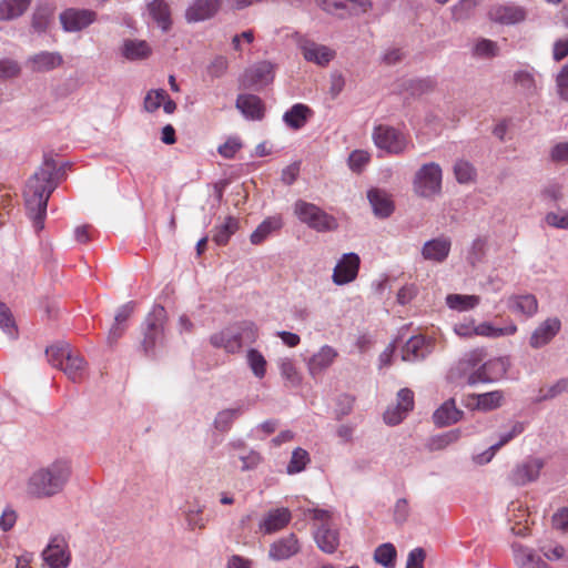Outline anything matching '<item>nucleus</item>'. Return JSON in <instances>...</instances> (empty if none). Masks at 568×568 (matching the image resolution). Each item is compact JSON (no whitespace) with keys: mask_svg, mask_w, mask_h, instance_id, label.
<instances>
[{"mask_svg":"<svg viewBox=\"0 0 568 568\" xmlns=\"http://www.w3.org/2000/svg\"><path fill=\"white\" fill-rule=\"evenodd\" d=\"M367 199L375 216L386 219L393 213L394 203L385 191L372 189L367 192Z\"/></svg>","mask_w":568,"mask_h":568,"instance_id":"nucleus-31","label":"nucleus"},{"mask_svg":"<svg viewBox=\"0 0 568 568\" xmlns=\"http://www.w3.org/2000/svg\"><path fill=\"white\" fill-rule=\"evenodd\" d=\"M508 310L525 317H532L538 312V301L532 294H514L506 301Z\"/></svg>","mask_w":568,"mask_h":568,"instance_id":"nucleus-27","label":"nucleus"},{"mask_svg":"<svg viewBox=\"0 0 568 568\" xmlns=\"http://www.w3.org/2000/svg\"><path fill=\"white\" fill-rule=\"evenodd\" d=\"M148 12L158 27L166 32L171 28V9L165 0H150L146 3Z\"/></svg>","mask_w":568,"mask_h":568,"instance_id":"nucleus-33","label":"nucleus"},{"mask_svg":"<svg viewBox=\"0 0 568 568\" xmlns=\"http://www.w3.org/2000/svg\"><path fill=\"white\" fill-rule=\"evenodd\" d=\"M513 552L519 568H547V564L528 547L513 544Z\"/></svg>","mask_w":568,"mask_h":568,"instance_id":"nucleus-35","label":"nucleus"},{"mask_svg":"<svg viewBox=\"0 0 568 568\" xmlns=\"http://www.w3.org/2000/svg\"><path fill=\"white\" fill-rule=\"evenodd\" d=\"M359 268V257L355 253H346L334 267L332 280L336 285H345L354 281Z\"/></svg>","mask_w":568,"mask_h":568,"instance_id":"nucleus-17","label":"nucleus"},{"mask_svg":"<svg viewBox=\"0 0 568 568\" xmlns=\"http://www.w3.org/2000/svg\"><path fill=\"white\" fill-rule=\"evenodd\" d=\"M220 9V0H194L185 11L187 22H201L211 19Z\"/></svg>","mask_w":568,"mask_h":568,"instance_id":"nucleus-24","label":"nucleus"},{"mask_svg":"<svg viewBox=\"0 0 568 568\" xmlns=\"http://www.w3.org/2000/svg\"><path fill=\"white\" fill-rule=\"evenodd\" d=\"M300 542L295 534H290L283 538L275 540L270 546L268 556L273 560H285L300 551Z\"/></svg>","mask_w":568,"mask_h":568,"instance_id":"nucleus-28","label":"nucleus"},{"mask_svg":"<svg viewBox=\"0 0 568 568\" xmlns=\"http://www.w3.org/2000/svg\"><path fill=\"white\" fill-rule=\"evenodd\" d=\"M549 159L554 163H568V142H558L551 146Z\"/></svg>","mask_w":568,"mask_h":568,"instance_id":"nucleus-60","label":"nucleus"},{"mask_svg":"<svg viewBox=\"0 0 568 568\" xmlns=\"http://www.w3.org/2000/svg\"><path fill=\"white\" fill-rule=\"evenodd\" d=\"M310 462V454L304 448L296 447L292 452L291 459L286 466V473L288 475L298 474L306 468Z\"/></svg>","mask_w":568,"mask_h":568,"instance_id":"nucleus-44","label":"nucleus"},{"mask_svg":"<svg viewBox=\"0 0 568 568\" xmlns=\"http://www.w3.org/2000/svg\"><path fill=\"white\" fill-rule=\"evenodd\" d=\"M557 93L561 100L568 101V64L558 73L556 79Z\"/></svg>","mask_w":568,"mask_h":568,"instance_id":"nucleus-64","label":"nucleus"},{"mask_svg":"<svg viewBox=\"0 0 568 568\" xmlns=\"http://www.w3.org/2000/svg\"><path fill=\"white\" fill-rule=\"evenodd\" d=\"M373 140L379 150L387 153L400 154L408 144L407 138L399 130L389 125H377L373 131Z\"/></svg>","mask_w":568,"mask_h":568,"instance_id":"nucleus-8","label":"nucleus"},{"mask_svg":"<svg viewBox=\"0 0 568 568\" xmlns=\"http://www.w3.org/2000/svg\"><path fill=\"white\" fill-rule=\"evenodd\" d=\"M313 115V111L306 104L296 103L283 114V122L293 130L302 129Z\"/></svg>","mask_w":568,"mask_h":568,"instance_id":"nucleus-34","label":"nucleus"},{"mask_svg":"<svg viewBox=\"0 0 568 568\" xmlns=\"http://www.w3.org/2000/svg\"><path fill=\"white\" fill-rule=\"evenodd\" d=\"M463 410L456 407L453 398L444 402L433 414L435 425L439 427L449 426L459 422L463 417Z\"/></svg>","mask_w":568,"mask_h":568,"instance_id":"nucleus-32","label":"nucleus"},{"mask_svg":"<svg viewBox=\"0 0 568 568\" xmlns=\"http://www.w3.org/2000/svg\"><path fill=\"white\" fill-rule=\"evenodd\" d=\"M42 557L50 568H68L71 556L65 537L52 536L42 551Z\"/></svg>","mask_w":568,"mask_h":568,"instance_id":"nucleus-11","label":"nucleus"},{"mask_svg":"<svg viewBox=\"0 0 568 568\" xmlns=\"http://www.w3.org/2000/svg\"><path fill=\"white\" fill-rule=\"evenodd\" d=\"M510 367V359L507 356L495 357L481 362V375H477L483 384L494 383L505 377Z\"/></svg>","mask_w":568,"mask_h":568,"instance_id":"nucleus-20","label":"nucleus"},{"mask_svg":"<svg viewBox=\"0 0 568 568\" xmlns=\"http://www.w3.org/2000/svg\"><path fill=\"white\" fill-rule=\"evenodd\" d=\"M369 161V154L363 150H355L349 154L348 165L353 171L359 172Z\"/></svg>","mask_w":568,"mask_h":568,"instance_id":"nucleus-62","label":"nucleus"},{"mask_svg":"<svg viewBox=\"0 0 568 568\" xmlns=\"http://www.w3.org/2000/svg\"><path fill=\"white\" fill-rule=\"evenodd\" d=\"M454 174L459 183H468L475 176V169L469 162L458 160L454 165Z\"/></svg>","mask_w":568,"mask_h":568,"instance_id":"nucleus-54","label":"nucleus"},{"mask_svg":"<svg viewBox=\"0 0 568 568\" xmlns=\"http://www.w3.org/2000/svg\"><path fill=\"white\" fill-rule=\"evenodd\" d=\"M485 351L471 349L465 353L448 371L447 378L452 383L475 386L480 383L477 375H481V362Z\"/></svg>","mask_w":568,"mask_h":568,"instance_id":"nucleus-4","label":"nucleus"},{"mask_svg":"<svg viewBox=\"0 0 568 568\" xmlns=\"http://www.w3.org/2000/svg\"><path fill=\"white\" fill-rule=\"evenodd\" d=\"M30 4V0H1L0 20H13L24 13Z\"/></svg>","mask_w":568,"mask_h":568,"instance_id":"nucleus-42","label":"nucleus"},{"mask_svg":"<svg viewBox=\"0 0 568 568\" xmlns=\"http://www.w3.org/2000/svg\"><path fill=\"white\" fill-rule=\"evenodd\" d=\"M57 164L53 160H44L43 164L29 179L24 189V202L29 217L36 231L44 227L48 201L57 184L53 175Z\"/></svg>","mask_w":568,"mask_h":568,"instance_id":"nucleus-1","label":"nucleus"},{"mask_svg":"<svg viewBox=\"0 0 568 568\" xmlns=\"http://www.w3.org/2000/svg\"><path fill=\"white\" fill-rule=\"evenodd\" d=\"M514 81L526 94H534L537 90L535 74L528 70L515 72Z\"/></svg>","mask_w":568,"mask_h":568,"instance_id":"nucleus-49","label":"nucleus"},{"mask_svg":"<svg viewBox=\"0 0 568 568\" xmlns=\"http://www.w3.org/2000/svg\"><path fill=\"white\" fill-rule=\"evenodd\" d=\"M561 323L557 317H549L540 323L532 332L529 344L532 348L547 345L560 331Z\"/></svg>","mask_w":568,"mask_h":568,"instance_id":"nucleus-22","label":"nucleus"},{"mask_svg":"<svg viewBox=\"0 0 568 568\" xmlns=\"http://www.w3.org/2000/svg\"><path fill=\"white\" fill-rule=\"evenodd\" d=\"M298 48L305 61L318 67L328 65L336 57V51L333 48L307 38H302L298 41Z\"/></svg>","mask_w":568,"mask_h":568,"instance_id":"nucleus-12","label":"nucleus"},{"mask_svg":"<svg viewBox=\"0 0 568 568\" xmlns=\"http://www.w3.org/2000/svg\"><path fill=\"white\" fill-rule=\"evenodd\" d=\"M410 507L406 498H399L396 500L393 508V519L396 525H404L409 517Z\"/></svg>","mask_w":568,"mask_h":568,"instance_id":"nucleus-57","label":"nucleus"},{"mask_svg":"<svg viewBox=\"0 0 568 568\" xmlns=\"http://www.w3.org/2000/svg\"><path fill=\"white\" fill-rule=\"evenodd\" d=\"M59 19L65 32H79L97 20V13L89 9L69 8L60 13Z\"/></svg>","mask_w":568,"mask_h":568,"instance_id":"nucleus-14","label":"nucleus"},{"mask_svg":"<svg viewBox=\"0 0 568 568\" xmlns=\"http://www.w3.org/2000/svg\"><path fill=\"white\" fill-rule=\"evenodd\" d=\"M165 98H166V92L163 89L149 91L144 98L145 111H148L150 113L156 111L161 106V104L165 100Z\"/></svg>","mask_w":568,"mask_h":568,"instance_id":"nucleus-56","label":"nucleus"},{"mask_svg":"<svg viewBox=\"0 0 568 568\" xmlns=\"http://www.w3.org/2000/svg\"><path fill=\"white\" fill-rule=\"evenodd\" d=\"M224 449L233 465H235V459L242 463L240 467L242 471L253 470L262 463L261 454L250 448L241 438L231 439Z\"/></svg>","mask_w":568,"mask_h":568,"instance_id":"nucleus-9","label":"nucleus"},{"mask_svg":"<svg viewBox=\"0 0 568 568\" xmlns=\"http://www.w3.org/2000/svg\"><path fill=\"white\" fill-rule=\"evenodd\" d=\"M338 352L329 345H323L307 361L308 373L316 377L325 372L337 358Z\"/></svg>","mask_w":568,"mask_h":568,"instance_id":"nucleus-23","label":"nucleus"},{"mask_svg":"<svg viewBox=\"0 0 568 568\" xmlns=\"http://www.w3.org/2000/svg\"><path fill=\"white\" fill-rule=\"evenodd\" d=\"M63 58L59 52L41 51L28 58L27 64L33 72H49L59 68Z\"/></svg>","mask_w":568,"mask_h":568,"instance_id":"nucleus-29","label":"nucleus"},{"mask_svg":"<svg viewBox=\"0 0 568 568\" xmlns=\"http://www.w3.org/2000/svg\"><path fill=\"white\" fill-rule=\"evenodd\" d=\"M239 230V220L233 216H227L224 222L216 225L213 230L212 240L217 245H225L230 237Z\"/></svg>","mask_w":568,"mask_h":568,"instance_id":"nucleus-43","label":"nucleus"},{"mask_svg":"<svg viewBox=\"0 0 568 568\" xmlns=\"http://www.w3.org/2000/svg\"><path fill=\"white\" fill-rule=\"evenodd\" d=\"M60 369H62L72 382H79L85 375L87 363L82 356L71 349Z\"/></svg>","mask_w":568,"mask_h":568,"instance_id":"nucleus-37","label":"nucleus"},{"mask_svg":"<svg viewBox=\"0 0 568 568\" xmlns=\"http://www.w3.org/2000/svg\"><path fill=\"white\" fill-rule=\"evenodd\" d=\"M414 407V393L409 388H402L397 393V403L389 406L384 413V420L388 425L399 424Z\"/></svg>","mask_w":568,"mask_h":568,"instance_id":"nucleus-15","label":"nucleus"},{"mask_svg":"<svg viewBox=\"0 0 568 568\" xmlns=\"http://www.w3.org/2000/svg\"><path fill=\"white\" fill-rule=\"evenodd\" d=\"M275 65L270 61H258L245 70L244 83L248 87L263 88L274 80Z\"/></svg>","mask_w":568,"mask_h":568,"instance_id":"nucleus-16","label":"nucleus"},{"mask_svg":"<svg viewBox=\"0 0 568 568\" xmlns=\"http://www.w3.org/2000/svg\"><path fill=\"white\" fill-rule=\"evenodd\" d=\"M236 108L247 119L260 120L263 115L262 101L253 94H241L236 99Z\"/></svg>","mask_w":568,"mask_h":568,"instance_id":"nucleus-38","label":"nucleus"},{"mask_svg":"<svg viewBox=\"0 0 568 568\" xmlns=\"http://www.w3.org/2000/svg\"><path fill=\"white\" fill-rule=\"evenodd\" d=\"M21 68L19 63L12 59H0V79H11L19 75Z\"/></svg>","mask_w":568,"mask_h":568,"instance_id":"nucleus-59","label":"nucleus"},{"mask_svg":"<svg viewBox=\"0 0 568 568\" xmlns=\"http://www.w3.org/2000/svg\"><path fill=\"white\" fill-rule=\"evenodd\" d=\"M165 322V308L162 305H154L144 321L142 347L145 354L154 355L156 349L164 345Z\"/></svg>","mask_w":568,"mask_h":568,"instance_id":"nucleus-6","label":"nucleus"},{"mask_svg":"<svg viewBox=\"0 0 568 568\" xmlns=\"http://www.w3.org/2000/svg\"><path fill=\"white\" fill-rule=\"evenodd\" d=\"M246 362L256 378H263L266 374V359L261 352L250 348L246 353Z\"/></svg>","mask_w":568,"mask_h":568,"instance_id":"nucleus-45","label":"nucleus"},{"mask_svg":"<svg viewBox=\"0 0 568 568\" xmlns=\"http://www.w3.org/2000/svg\"><path fill=\"white\" fill-rule=\"evenodd\" d=\"M292 519L288 508L281 507L267 511L258 524L260 530L265 535L274 534L287 526Z\"/></svg>","mask_w":568,"mask_h":568,"instance_id":"nucleus-21","label":"nucleus"},{"mask_svg":"<svg viewBox=\"0 0 568 568\" xmlns=\"http://www.w3.org/2000/svg\"><path fill=\"white\" fill-rule=\"evenodd\" d=\"M316 3L327 13L341 18L357 16L367 12L372 8L369 0H315Z\"/></svg>","mask_w":568,"mask_h":568,"instance_id":"nucleus-10","label":"nucleus"},{"mask_svg":"<svg viewBox=\"0 0 568 568\" xmlns=\"http://www.w3.org/2000/svg\"><path fill=\"white\" fill-rule=\"evenodd\" d=\"M477 324L474 318H465L454 325V333L459 337L469 338L476 336Z\"/></svg>","mask_w":568,"mask_h":568,"instance_id":"nucleus-58","label":"nucleus"},{"mask_svg":"<svg viewBox=\"0 0 568 568\" xmlns=\"http://www.w3.org/2000/svg\"><path fill=\"white\" fill-rule=\"evenodd\" d=\"M283 225L281 216H271L265 219L251 234L250 241L257 245L265 241L273 232L280 230Z\"/></svg>","mask_w":568,"mask_h":568,"instance_id":"nucleus-40","label":"nucleus"},{"mask_svg":"<svg viewBox=\"0 0 568 568\" xmlns=\"http://www.w3.org/2000/svg\"><path fill=\"white\" fill-rule=\"evenodd\" d=\"M433 352V342L425 336L410 337L402 349V359L405 362H418L425 359Z\"/></svg>","mask_w":568,"mask_h":568,"instance_id":"nucleus-19","label":"nucleus"},{"mask_svg":"<svg viewBox=\"0 0 568 568\" xmlns=\"http://www.w3.org/2000/svg\"><path fill=\"white\" fill-rule=\"evenodd\" d=\"M396 548L393 544L386 542L378 546L374 552V559L377 564L389 568L394 567L396 559Z\"/></svg>","mask_w":568,"mask_h":568,"instance_id":"nucleus-47","label":"nucleus"},{"mask_svg":"<svg viewBox=\"0 0 568 568\" xmlns=\"http://www.w3.org/2000/svg\"><path fill=\"white\" fill-rule=\"evenodd\" d=\"M545 466V462L539 457H528L517 464L509 475V480L516 486H525L536 481L540 471Z\"/></svg>","mask_w":568,"mask_h":568,"instance_id":"nucleus-13","label":"nucleus"},{"mask_svg":"<svg viewBox=\"0 0 568 568\" xmlns=\"http://www.w3.org/2000/svg\"><path fill=\"white\" fill-rule=\"evenodd\" d=\"M314 540L322 551L333 554L339 546L338 529L334 525H318L314 531Z\"/></svg>","mask_w":568,"mask_h":568,"instance_id":"nucleus-26","label":"nucleus"},{"mask_svg":"<svg viewBox=\"0 0 568 568\" xmlns=\"http://www.w3.org/2000/svg\"><path fill=\"white\" fill-rule=\"evenodd\" d=\"M488 16L496 23L510 26L523 22L527 17V11L521 6L506 3L491 7Z\"/></svg>","mask_w":568,"mask_h":568,"instance_id":"nucleus-18","label":"nucleus"},{"mask_svg":"<svg viewBox=\"0 0 568 568\" xmlns=\"http://www.w3.org/2000/svg\"><path fill=\"white\" fill-rule=\"evenodd\" d=\"M0 328L6 333L10 338H14L17 336V327L14 321L11 317V313L9 308L0 302Z\"/></svg>","mask_w":568,"mask_h":568,"instance_id":"nucleus-55","label":"nucleus"},{"mask_svg":"<svg viewBox=\"0 0 568 568\" xmlns=\"http://www.w3.org/2000/svg\"><path fill=\"white\" fill-rule=\"evenodd\" d=\"M498 44L489 39H480L474 45V54L478 58H494L498 55Z\"/></svg>","mask_w":568,"mask_h":568,"instance_id":"nucleus-51","label":"nucleus"},{"mask_svg":"<svg viewBox=\"0 0 568 568\" xmlns=\"http://www.w3.org/2000/svg\"><path fill=\"white\" fill-rule=\"evenodd\" d=\"M475 408L488 412L501 406L504 393L501 390H493L484 394H473L469 396Z\"/></svg>","mask_w":568,"mask_h":568,"instance_id":"nucleus-39","label":"nucleus"},{"mask_svg":"<svg viewBox=\"0 0 568 568\" xmlns=\"http://www.w3.org/2000/svg\"><path fill=\"white\" fill-rule=\"evenodd\" d=\"M480 303L478 295L448 294L446 305L457 312H467L476 308Z\"/></svg>","mask_w":568,"mask_h":568,"instance_id":"nucleus-41","label":"nucleus"},{"mask_svg":"<svg viewBox=\"0 0 568 568\" xmlns=\"http://www.w3.org/2000/svg\"><path fill=\"white\" fill-rule=\"evenodd\" d=\"M71 347L69 344L53 345L45 349L48 362L57 368L62 367L65 357L69 355Z\"/></svg>","mask_w":568,"mask_h":568,"instance_id":"nucleus-48","label":"nucleus"},{"mask_svg":"<svg viewBox=\"0 0 568 568\" xmlns=\"http://www.w3.org/2000/svg\"><path fill=\"white\" fill-rule=\"evenodd\" d=\"M545 220L550 226L568 230V211L549 212Z\"/></svg>","mask_w":568,"mask_h":568,"instance_id":"nucleus-61","label":"nucleus"},{"mask_svg":"<svg viewBox=\"0 0 568 568\" xmlns=\"http://www.w3.org/2000/svg\"><path fill=\"white\" fill-rule=\"evenodd\" d=\"M452 242L448 237L439 236L424 243L422 256L426 261L443 263L449 255Z\"/></svg>","mask_w":568,"mask_h":568,"instance_id":"nucleus-25","label":"nucleus"},{"mask_svg":"<svg viewBox=\"0 0 568 568\" xmlns=\"http://www.w3.org/2000/svg\"><path fill=\"white\" fill-rule=\"evenodd\" d=\"M568 392V378H560L552 385L542 387L539 389V394L536 398L537 403L552 399L561 394Z\"/></svg>","mask_w":568,"mask_h":568,"instance_id":"nucleus-46","label":"nucleus"},{"mask_svg":"<svg viewBox=\"0 0 568 568\" xmlns=\"http://www.w3.org/2000/svg\"><path fill=\"white\" fill-rule=\"evenodd\" d=\"M425 559V550L420 547H416L408 552L406 568H424Z\"/></svg>","mask_w":568,"mask_h":568,"instance_id":"nucleus-63","label":"nucleus"},{"mask_svg":"<svg viewBox=\"0 0 568 568\" xmlns=\"http://www.w3.org/2000/svg\"><path fill=\"white\" fill-rule=\"evenodd\" d=\"M443 170L438 163L423 164L415 173L413 191L424 199H434L442 192Z\"/></svg>","mask_w":568,"mask_h":568,"instance_id":"nucleus-7","label":"nucleus"},{"mask_svg":"<svg viewBox=\"0 0 568 568\" xmlns=\"http://www.w3.org/2000/svg\"><path fill=\"white\" fill-rule=\"evenodd\" d=\"M293 212L301 223L316 232L325 233L338 227L337 220L314 203L297 200Z\"/></svg>","mask_w":568,"mask_h":568,"instance_id":"nucleus-5","label":"nucleus"},{"mask_svg":"<svg viewBox=\"0 0 568 568\" xmlns=\"http://www.w3.org/2000/svg\"><path fill=\"white\" fill-rule=\"evenodd\" d=\"M120 52L129 61H142L152 54V48L145 40L125 39L122 42Z\"/></svg>","mask_w":568,"mask_h":568,"instance_id":"nucleus-30","label":"nucleus"},{"mask_svg":"<svg viewBox=\"0 0 568 568\" xmlns=\"http://www.w3.org/2000/svg\"><path fill=\"white\" fill-rule=\"evenodd\" d=\"M462 432L459 429H450L444 434L437 435L432 438V448L439 450L459 440Z\"/></svg>","mask_w":568,"mask_h":568,"instance_id":"nucleus-52","label":"nucleus"},{"mask_svg":"<svg viewBox=\"0 0 568 568\" xmlns=\"http://www.w3.org/2000/svg\"><path fill=\"white\" fill-rule=\"evenodd\" d=\"M245 412L244 405H237L235 407H227L221 409L215 415L213 420L214 428L220 433H227L231 430L234 422Z\"/></svg>","mask_w":568,"mask_h":568,"instance_id":"nucleus-36","label":"nucleus"},{"mask_svg":"<svg viewBox=\"0 0 568 568\" xmlns=\"http://www.w3.org/2000/svg\"><path fill=\"white\" fill-rule=\"evenodd\" d=\"M278 368L282 377L291 385L297 386L301 383V376L293 359L288 357L281 358L278 361Z\"/></svg>","mask_w":568,"mask_h":568,"instance_id":"nucleus-50","label":"nucleus"},{"mask_svg":"<svg viewBox=\"0 0 568 568\" xmlns=\"http://www.w3.org/2000/svg\"><path fill=\"white\" fill-rule=\"evenodd\" d=\"M52 11L49 8H38L32 16V28L34 31L44 32L51 21Z\"/></svg>","mask_w":568,"mask_h":568,"instance_id":"nucleus-53","label":"nucleus"},{"mask_svg":"<svg viewBox=\"0 0 568 568\" xmlns=\"http://www.w3.org/2000/svg\"><path fill=\"white\" fill-rule=\"evenodd\" d=\"M257 337V326L251 321H241L211 335L210 342L216 348H223L226 353L235 354L244 345L255 343Z\"/></svg>","mask_w":568,"mask_h":568,"instance_id":"nucleus-3","label":"nucleus"},{"mask_svg":"<svg viewBox=\"0 0 568 568\" xmlns=\"http://www.w3.org/2000/svg\"><path fill=\"white\" fill-rule=\"evenodd\" d=\"M71 476V464L59 458L34 470L27 483V491L37 498H47L59 494Z\"/></svg>","mask_w":568,"mask_h":568,"instance_id":"nucleus-2","label":"nucleus"}]
</instances>
